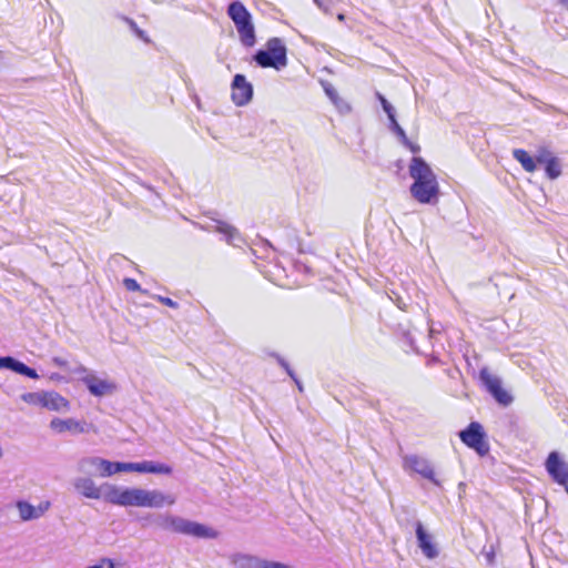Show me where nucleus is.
<instances>
[{
	"mask_svg": "<svg viewBox=\"0 0 568 568\" xmlns=\"http://www.w3.org/2000/svg\"><path fill=\"white\" fill-rule=\"evenodd\" d=\"M409 175L414 180L410 185L412 196L422 204H434L438 201L439 184L432 168L419 156L409 163Z\"/></svg>",
	"mask_w": 568,
	"mask_h": 568,
	"instance_id": "1",
	"label": "nucleus"
},
{
	"mask_svg": "<svg viewBox=\"0 0 568 568\" xmlns=\"http://www.w3.org/2000/svg\"><path fill=\"white\" fill-rule=\"evenodd\" d=\"M154 523L162 530L199 539H215L219 537V531L213 527L169 513L159 514Z\"/></svg>",
	"mask_w": 568,
	"mask_h": 568,
	"instance_id": "2",
	"label": "nucleus"
},
{
	"mask_svg": "<svg viewBox=\"0 0 568 568\" xmlns=\"http://www.w3.org/2000/svg\"><path fill=\"white\" fill-rule=\"evenodd\" d=\"M227 14L235 24L241 43L247 48L253 47L256 42V37L250 11L242 2L234 1L230 3Z\"/></svg>",
	"mask_w": 568,
	"mask_h": 568,
	"instance_id": "3",
	"label": "nucleus"
},
{
	"mask_svg": "<svg viewBox=\"0 0 568 568\" xmlns=\"http://www.w3.org/2000/svg\"><path fill=\"white\" fill-rule=\"evenodd\" d=\"M145 489L106 485L104 500L121 507H144Z\"/></svg>",
	"mask_w": 568,
	"mask_h": 568,
	"instance_id": "4",
	"label": "nucleus"
},
{
	"mask_svg": "<svg viewBox=\"0 0 568 568\" xmlns=\"http://www.w3.org/2000/svg\"><path fill=\"white\" fill-rule=\"evenodd\" d=\"M253 59L262 68L281 70L287 65L286 47L280 38H271L266 50H258Z\"/></svg>",
	"mask_w": 568,
	"mask_h": 568,
	"instance_id": "5",
	"label": "nucleus"
},
{
	"mask_svg": "<svg viewBox=\"0 0 568 568\" xmlns=\"http://www.w3.org/2000/svg\"><path fill=\"white\" fill-rule=\"evenodd\" d=\"M119 462H110L108 459L90 456L79 460L78 468L81 473L99 475L100 477H110L118 474Z\"/></svg>",
	"mask_w": 568,
	"mask_h": 568,
	"instance_id": "6",
	"label": "nucleus"
},
{
	"mask_svg": "<svg viewBox=\"0 0 568 568\" xmlns=\"http://www.w3.org/2000/svg\"><path fill=\"white\" fill-rule=\"evenodd\" d=\"M479 379L498 404L503 406L511 404L513 396L503 388L501 379L491 374L488 368L480 369Z\"/></svg>",
	"mask_w": 568,
	"mask_h": 568,
	"instance_id": "7",
	"label": "nucleus"
},
{
	"mask_svg": "<svg viewBox=\"0 0 568 568\" xmlns=\"http://www.w3.org/2000/svg\"><path fill=\"white\" fill-rule=\"evenodd\" d=\"M485 436L483 426L477 422H471L467 428L459 433L462 442L469 448L476 450L480 456L486 455L489 450Z\"/></svg>",
	"mask_w": 568,
	"mask_h": 568,
	"instance_id": "8",
	"label": "nucleus"
},
{
	"mask_svg": "<svg viewBox=\"0 0 568 568\" xmlns=\"http://www.w3.org/2000/svg\"><path fill=\"white\" fill-rule=\"evenodd\" d=\"M403 467L405 469L412 470L420 475L422 477L439 486V481L435 476L434 467L427 458L418 455H406L403 458Z\"/></svg>",
	"mask_w": 568,
	"mask_h": 568,
	"instance_id": "9",
	"label": "nucleus"
},
{
	"mask_svg": "<svg viewBox=\"0 0 568 568\" xmlns=\"http://www.w3.org/2000/svg\"><path fill=\"white\" fill-rule=\"evenodd\" d=\"M253 98V87L243 74H235L232 82V101L237 106L246 105Z\"/></svg>",
	"mask_w": 568,
	"mask_h": 568,
	"instance_id": "10",
	"label": "nucleus"
},
{
	"mask_svg": "<svg viewBox=\"0 0 568 568\" xmlns=\"http://www.w3.org/2000/svg\"><path fill=\"white\" fill-rule=\"evenodd\" d=\"M546 469L556 483L565 487L568 485V464L560 458L557 452H551L548 455Z\"/></svg>",
	"mask_w": 568,
	"mask_h": 568,
	"instance_id": "11",
	"label": "nucleus"
},
{
	"mask_svg": "<svg viewBox=\"0 0 568 568\" xmlns=\"http://www.w3.org/2000/svg\"><path fill=\"white\" fill-rule=\"evenodd\" d=\"M51 503L49 500H42L39 505L33 506L27 500H18L16 503V508L19 514V518L22 521H31L37 520L44 516V514L50 509Z\"/></svg>",
	"mask_w": 568,
	"mask_h": 568,
	"instance_id": "12",
	"label": "nucleus"
},
{
	"mask_svg": "<svg viewBox=\"0 0 568 568\" xmlns=\"http://www.w3.org/2000/svg\"><path fill=\"white\" fill-rule=\"evenodd\" d=\"M50 428L57 434L70 433L72 435L83 434L89 432V424L75 418H53L50 422Z\"/></svg>",
	"mask_w": 568,
	"mask_h": 568,
	"instance_id": "13",
	"label": "nucleus"
},
{
	"mask_svg": "<svg viewBox=\"0 0 568 568\" xmlns=\"http://www.w3.org/2000/svg\"><path fill=\"white\" fill-rule=\"evenodd\" d=\"M106 485L108 484H104L99 487V486H97L94 480L90 477H77L73 480L74 489L83 497L90 498V499L104 498V491H105Z\"/></svg>",
	"mask_w": 568,
	"mask_h": 568,
	"instance_id": "14",
	"label": "nucleus"
},
{
	"mask_svg": "<svg viewBox=\"0 0 568 568\" xmlns=\"http://www.w3.org/2000/svg\"><path fill=\"white\" fill-rule=\"evenodd\" d=\"M416 538L418 547L423 555L428 559H435L439 555L436 544L433 541V536L429 535L420 521L416 523Z\"/></svg>",
	"mask_w": 568,
	"mask_h": 568,
	"instance_id": "15",
	"label": "nucleus"
},
{
	"mask_svg": "<svg viewBox=\"0 0 568 568\" xmlns=\"http://www.w3.org/2000/svg\"><path fill=\"white\" fill-rule=\"evenodd\" d=\"M82 382L88 387L89 392L94 396H105L115 390V385L106 379H101L93 374H87L82 377Z\"/></svg>",
	"mask_w": 568,
	"mask_h": 568,
	"instance_id": "16",
	"label": "nucleus"
},
{
	"mask_svg": "<svg viewBox=\"0 0 568 568\" xmlns=\"http://www.w3.org/2000/svg\"><path fill=\"white\" fill-rule=\"evenodd\" d=\"M175 501V497L171 494H164L158 489H145L144 507L146 508H162L165 505L172 506Z\"/></svg>",
	"mask_w": 568,
	"mask_h": 568,
	"instance_id": "17",
	"label": "nucleus"
},
{
	"mask_svg": "<svg viewBox=\"0 0 568 568\" xmlns=\"http://www.w3.org/2000/svg\"><path fill=\"white\" fill-rule=\"evenodd\" d=\"M0 368L10 369L17 374L27 376L32 379L39 378V375L36 369L27 366L22 362L16 359L14 357H11V356L0 357Z\"/></svg>",
	"mask_w": 568,
	"mask_h": 568,
	"instance_id": "18",
	"label": "nucleus"
},
{
	"mask_svg": "<svg viewBox=\"0 0 568 568\" xmlns=\"http://www.w3.org/2000/svg\"><path fill=\"white\" fill-rule=\"evenodd\" d=\"M42 407L65 413L70 409V403L57 392H43Z\"/></svg>",
	"mask_w": 568,
	"mask_h": 568,
	"instance_id": "19",
	"label": "nucleus"
},
{
	"mask_svg": "<svg viewBox=\"0 0 568 568\" xmlns=\"http://www.w3.org/2000/svg\"><path fill=\"white\" fill-rule=\"evenodd\" d=\"M216 223L215 231L223 234L230 245L240 247L244 244V239L233 225L223 221H216Z\"/></svg>",
	"mask_w": 568,
	"mask_h": 568,
	"instance_id": "20",
	"label": "nucleus"
},
{
	"mask_svg": "<svg viewBox=\"0 0 568 568\" xmlns=\"http://www.w3.org/2000/svg\"><path fill=\"white\" fill-rule=\"evenodd\" d=\"M513 156L521 164L525 171L534 172L537 169L535 159L531 158L527 151L523 149H515L513 151Z\"/></svg>",
	"mask_w": 568,
	"mask_h": 568,
	"instance_id": "21",
	"label": "nucleus"
},
{
	"mask_svg": "<svg viewBox=\"0 0 568 568\" xmlns=\"http://www.w3.org/2000/svg\"><path fill=\"white\" fill-rule=\"evenodd\" d=\"M148 469V460L141 463H121L118 465V473L122 471H136V473H146Z\"/></svg>",
	"mask_w": 568,
	"mask_h": 568,
	"instance_id": "22",
	"label": "nucleus"
},
{
	"mask_svg": "<svg viewBox=\"0 0 568 568\" xmlns=\"http://www.w3.org/2000/svg\"><path fill=\"white\" fill-rule=\"evenodd\" d=\"M146 473L170 475L172 473V467L163 463L148 460Z\"/></svg>",
	"mask_w": 568,
	"mask_h": 568,
	"instance_id": "23",
	"label": "nucleus"
},
{
	"mask_svg": "<svg viewBox=\"0 0 568 568\" xmlns=\"http://www.w3.org/2000/svg\"><path fill=\"white\" fill-rule=\"evenodd\" d=\"M545 171L549 179L555 180L561 174V164L556 158L550 160L549 163L545 164Z\"/></svg>",
	"mask_w": 568,
	"mask_h": 568,
	"instance_id": "24",
	"label": "nucleus"
},
{
	"mask_svg": "<svg viewBox=\"0 0 568 568\" xmlns=\"http://www.w3.org/2000/svg\"><path fill=\"white\" fill-rule=\"evenodd\" d=\"M21 399L31 405H38L42 407L43 392L41 393H24Z\"/></svg>",
	"mask_w": 568,
	"mask_h": 568,
	"instance_id": "25",
	"label": "nucleus"
},
{
	"mask_svg": "<svg viewBox=\"0 0 568 568\" xmlns=\"http://www.w3.org/2000/svg\"><path fill=\"white\" fill-rule=\"evenodd\" d=\"M389 123H390V125H389L390 130L398 136L400 142H407V135H406L405 131L403 130V128L398 124L396 116H393L392 119H389Z\"/></svg>",
	"mask_w": 568,
	"mask_h": 568,
	"instance_id": "26",
	"label": "nucleus"
},
{
	"mask_svg": "<svg viewBox=\"0 0 568 568\" xmlns=\"http://www.w3.org/2000/svg\"><path fill=\"white\" fill-rule=\"evenodd\" d=\"M554 159H556V156H554L549 150L540 149L536 154L535 162L540 164H547L550 162V160Z\"/></svg>",
	"mask_w": 568,
	"mask_h": 568,
	"instance_id": "27",
	"label": "nucleus"
},
{
	"mask_svg": "<svg viewBox=\"0 0 568 568\" xmlns=\"http://www.w3.org/2000/svg\"><path fill=\"white\" fill-rule=\"evenodd\" d=\"M376 97L379 100L383 110L387 114L388 120L392 119L393 116H395V110H394L393 105L385 99V97L383 94H381L379 92L376 93Z\"/></svg>",
	"mask_w": 568,
	"mask_h": 568,
	"instance_id": "28",
	"label": "nucleus"
},
{
	"mask_svg": "<svg viewBox=\"0 0 568 568\" xmlns=\"http://www.w3.org/2000/svg\"><path fill=\"white\" fill-rule=\"evenodd\" d=\"M275 358L277 359L278 364L286 371V373L295 381V383L297 384V387L300 390H302V385L301 383L295 378V375L293 373V371L291 369L290 365L287 364V362L282 358L280 355H274Z\"/></svg>",
	"mask_w": 568,
	"mask_h": 568,
	"instance_id": "29",
	"label": "nucleus"
},
{
	"mask_svg": "<svg viewBox=\"0 0 568 568\" xmlns=\"http://www.w3.org/2000/svg\"><path fill=\"white\" fill-rule=\"evenodd\" d=\"M334 103V105L337 108V110L341 112V113H348L351 111V105L344 101L342 98L338 97V100H334L332 101Z\"/></svg>",
	"mask_w": 568,
	"mask_h": 568,
	"instance_id": "30",
	"label": "nucleus"
},
{
	"mask_svg": "<svg viewBox=\"0 0 568 568\" xmlns=\"http://www.w3.org/2000/svg\"><path fill=\"white\" fill-rule=\"evenodd\" d=\"M123 284L125 288L131 292L140 291L141 288L139 283L134 278L126 277L123 280Z\"/></svg>",
	"mask_w": 568,
	"mask_h": 568,
	"instance_id": "31",
	"label": "nucleus"
},
{
	"mask_svg": "<svg viewBox=\"0 0 568 568\" xmlns=\"http://www.w3.org/2000/svg\"><path fill=\"white\" fill-rule=\"evenodd\" d=\"M85 568H115L112 559L103 558L97 565L88 566Z\"/></svg>",
	"mask_w": 568,
	"mask_h": 568,
	"instance_id": "32",
	"label": "nucleus"
},
{
	"mask_svg": "<svg viewBox=\"0 0 568 568\" xmlns=\"http://www.w3.org/2000/svg\"><path fill=\"white\" fill-rule=\"evenodd\" d=\"M155 298L159 302H161L162 304H164V305H166V306H169L171 308H178L179 307V304L175 301L171 300L170 297H164V296L158 295Z\"/></svg>",
	"mask_w": 568,
	"mask_h": 568,
	"instance_id": "33",
	"label": "nucleus"
},
{
	"mask_svg": "<svg viewBox=\"0 0 568 568\" xmlns=\"http://www.w3.org/2000/svg\"><path fill=\"white\" fill-rule=\"evenodd\" d=\"M324 90L331 101L338 100V93L331 84L324 85Z\"/></svg>",
	"mask_w": 568,
	"mask_h": 568,
	"instance_id": "34",
	"label": "nucleus"
},
{
	"mask_svg": "<svg viewBox=\"0 0 568 568\" xmlns=\"http://www.w3.org/2000/svg\"><path fill=\"white\" fill-rule=\"evenodd\" d=\"M405 146H407L414 154L418 153L420 151V146L416 143L410 142L407 139V142H402Z\"/></svg>",
	"mask_w": 568,
	"mask_h": 568,
	"instance_id": "35",
	"label": "nucleus"
},
{
	"mask_svg": "<svg viewBox=\"0 0 568 568\" xmlns=\"http://www.w3.org/2000/svg\"><path fill=\"white\" fill-rule=\"evenodd\" d=\"M130 26H131V28L134 30V32L138 34V37H139V38H141V39H143V40H146L144 31L140 30V29L136 27L135 22L130 21Z\"/></svg>",
	"mask_w": 568,
	"mask_h": 568,
	"instance_id": "36",
	"label": "nucleus"
},
{
	"mask_svg": "<svg viewBox=\"0 0 568 568\" xmlns=\"http://www.w3.org/2000/svg\"><path fill=\"white\" fill-rule=\"evenodd\" d=\"M52 363L59 367H67L68 365V362L64 358L58 356L52 358Z\"/></svg>",
	"mask_w": 568,
	"mask_h": 568,
	"instance_id": "37",
	"label": "nucleus"
},
{
	"mask_svg": "<svg viewBox=\"0 0 568 568\" xmlns=\"http://www.w3.org/2000/svg\"><path fill=\"white\" fill-rule=\"evenodd\" d=\"M486 557H487V561H488L489 564H491V562L494 561V554H493V552H488V554L486 555Z\"/></svg>",
	"mask_w": 568,
	"mask_h": 568,
	"instance_id": "38",
	"label": "nucleus"
},
{
	"mask_svg": "<svg viewBox=\"0 0 568 568\" xmlns=\"http://www.w3.org/2000/svg\"><path fill=\"white\" fill-rule=\"evenodd\" d=\"M75 372L78 374L87 373V368L84 366H80Z\"/></svg>",
	"mask_w": 568,
	"mask_h": 568,
	"instance_id": "39",
	"label": "nucleus"
},
{
	"mask_svg": "<svg viewBox=\"0 0 568 568\" xmlns=\"http://www.w3.org/2000/svg\"><path fill=\"white\" fill-rule=\"evenodd\" d=\"M397 306L402 310H404L406 307V304L404 302H402L400 300H398L397 302Z\"/></svg>",
	"mask_w": 568,
	"mask_h": 568,
	"instance_id": "40",
	"label": "nucleus"
},
{
	"mask_svg": "<svg viewBox=\"0 0 568 568\" xmlns=\"http://www.w3.org/2000/svg\"><path fill=\"white\" fill-rule=\"evenodd\" d=\"M337 19H338L339 21H343V20L345 19V16H344L343 13H339V14L337 16Z\"/></svg>",
	"mask_w": 568,
	"mask_h": 568,
	"instance_id": "41",
	"label": "nucleus"
},
{
	"mask_svg": "<svg viewBox=\"0 0 568 568\" xmlns=\"http://www.w3.org/2000/svg\"><path fill=\"white\" fill-rule=\"evenodd\" d=\"M561 3L568 7V0H561Z\"/></svg>",
	"mask_w": 568,
	"mask_h": 568,
	"instance_id": "42",
	"label": "nucleus"
},
{
	"mask_svg": "<svg viewBox=\"0 0 568 568\" xmlns=\"http://www.w3.org/2000/svg\"><path fill=\"white\" fill-rule=\"evenodd\" d=\"M314 2L320 7L322 6L320 0H314Z\"/></svg>",
	"mask_w": 568,
	"mask_h": 568,
	"instance_id": "43",
	"label": "nucleus"
},
{
	"mask_svg": "<svg viewBox=\"0 0 568 568\" xmlns=\"http://www.w3.org/2000/svg\"><path fill=\"white\" fill-rule=\"evenodd\" d=\"M565 490H566V491H567V494H568V485H566V488H565Z\"/></svg>",
	"mask_w": 568,
	"mask_h": 568,
	"instance_id": "44",
	"label": "nucleus"
}]
</instances>
